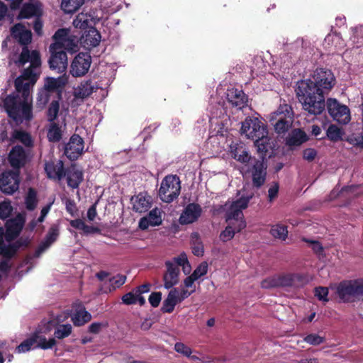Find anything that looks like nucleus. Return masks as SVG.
<instances>
[{
    "label": "nucleus",
    "mask_w": 363,
    "mask_h": 363,
    "mask_svg": "<svg viewBox=\"0 0 363 363\" xmlns=\"http://www.w3.org/2000/svg\"><path fill=\"white\" fill-rule=\"evenodd\" d=\"M90 16L86 13H79L73 21V26L80 29H86L89 27Z\"/></svg>",
    "instance_id": "obj_41"
},
{
    "label": "nucleus",
    "mask_w": 363,
    "mask_h": 363,
    "mask_svg": "<svg viewBox=\"0 0 363 363\" xmlns=\"http://www.w3.org/2000/svg\"><path fill=\"white\" fill-rule=\"evenodd\" d=\"M23 223L24 220L21 216L8 220L6 224V238L12 240L17 237L23 228Z\"/></svg>",
    "instance_id": "obj_27"
},
{
    "label": "nucleus",
    "mask_w": 363,
    "mask_h": 363,
    "mask_svg": "<svg viewBox=\"0 0 363 363\" xmlns=\"http://www.w3.org/2000/svg\"><path fill=\"white\" fill-rule=\"evenodd\" d=\"M91 63L89 54L80 52L73 60L70 67V74L73 77H82L87 73Z\"/></svg>",
    "instance_id": "obj_13"
},
{
    "label": "nucleus",
    "mask_w": 363,
    "mask_h": 363,
    "mask_svg": "<svg viewBox=\"0 0 363 363\" xmlns=\"http://www.w3.org/2000/svg\"><path fill=\"white\" fill-rule=\"evenodd\" d=\"M306 140V134L300 129H296L289 135L286 143L289 146H298Z\"/></svg>",
    "instance_id": "obj_32"
},
{
    "label": "nucleus",
    "mask_w": 363,
    "mask_h": 363,
    "mask_svg": "<svg viewBox=\"0 0 363 363\" xmlns=\"http://www.w3.org/2000/svg\"><path fill=\"white\" fill-rule=\"evenodd\" d=\"M133 209L140 213L147 212L152 203V197L147 193H140L131 199Z\"/></svg>",
    "instance_id": "obj_20"
},
{
    "label": "nucleus",
    "mask_w": 363,
    "mask_h": 363,
    "mask_svg": "<svg viewBox=\"0 0 363 363\" xmlns=\"http://www.w3.org/2000/svg\"><path fill=\"white\" fill-rule=\"evenodd\" d=\"M59 108L60 104L58 101H52L48 111V117L49 121L53 122L56 119L59 112Z\"/></svg>",
    "instance_id": "obj_47"
},
{
    "label": "nucleus",
    "mask_w": 363,
    "mask_h": 363,
    "mask_svg": "<svg viewBox=\"0 0 363 363\" xmlns=\"http://www.w3.org/2000/svg\"><path fill=\"white\" fill-rule=\"evenodd\" d=\"M84 140L78 135H73L65 145V154L71 160H77L83 152Z\"/></svg>",
    "instance_id": "obj_14"
},
{
    "label": "nucleus",
    "mask_w": 363,
    "mask_h": 363,
    "mask_svg": "<svg viewBox=\"0 0 363 363\" xmlns=\"http://www.w3.org/2000/svg\"><path fill=\"white\" fill-rule=\"evenodd\" d=\"M279 286H291L294 284V277L293 275L278 276Z\"/></svg>",
    "instance_id": "obj_55"
},
{
    "label": "nucleus",
    "mask_w": 363,
    "mask_h": 363,
    "mask_svg": "<svg viewBox=\"0 0 363 363\" xmlns=\"http://www.w3.org/2000/svg\"><path fill=\"white\" fill-rule=\"evenodd\" d=\"M45 171L48 178L60 181L65 177V171L62 161L58 160L56 163L52 161L45 164Z\"/></svg>",
    "instance_id": "obj_21"
},
{
    "label": "nucleus",
    "mask_w": 363,
    "mask_h": 363,
    "mask_svg": "<svg viewBox=\"0 0 363 363\" xmlns=\"http://www.w3.org/2000/svg\"><path fill=\"white\" fill-rule=\"evenodd\" d=\"M176 305L177 303H175V301H174L172 296H170L169 294H168L167 298L163 301L162 311L164 313H172L174 311Z\"/></svg>",
    "instance_id": "obj_50"
},
{
    "label": "nucleus",
    "mask_w": 363,
    "mask_h": 363,
    "mask_svg": "<svg viewBox=\"0 0 363 363\" xmlns=\"http://www.w3.org/2000/svg\"><path fill=\"white\" fill-rule=\"evenodd\" d=\"M202 213L201 207L196 203L188 204L184 209L179 217V223L182 225L193 223L196 221Z\"/></svg>",
    "instance_id": "obj_15"
},
{
    "label": "nucleus",
    "mask_w": 363,
    "mask_h": 363,
    "mask_svg": "<svg viewBox=\"0 0 363 363\" xmlns=\"http://www.w3.org/2000/svg\"><path fill=\"white\" fill-rule=\"evenodd\" d=\"M339 298L344 302L352 297L363 296V279L344 281L336 287Z\"/></svg>",
    "instance_id": "obj_9"
},
{
    "label": "nucleus",
    "mask_w": 363,
    "mask_h": 363,
    "mask_svg": "<svg viewBox=\"0 0 363 363\" xmlns=\"http://www.w3.org/2000/svg\"><path fill=\"white\" fill-rule=\"evenodd\" d=\"M122 301L124 304L131 305L137 303V293L135 291L127 293L122 297Z\"/></svg>",
    "instance_id": "obj_56"
},
{
    "label": "nucleus",
    "mask_w": 363,
    "mask_h": 363,
    "mask_svg": "<svg viewBox=\"0 0 363 363\" xmlns=\"http://www.w3.org/2000/svg\"><path fill=\"white\" fill-rule=\"evenodd\" d=\"M188 261L187 256L184 253H182L178 257H174L172 260L167 261L166 263L174 264L175 268L182 267L186 262Z\"/></svg>",
    "instance_id": "obj_57"
},
{
    "label": "nucleus",
    "mask_w": 363,
    "mask_h": 363,
    "mask_svg": "<svg viewBox=\"0 0 363 363\" xmlns=\"http://www.w3.org/2000/svg\"><path fill=\"white\" fill-rule=\"evenodd\" d=\"M251 164H252V182L254 186L259 188L265 182L266 179V166L263 161L253 160L251 161Z\"/></svg>",
    "instance_id": "obj_16"
},
{
    "label": "nucleus",
    "mask_w": 363,
    "mask_h": 363,
    "mask_svg": "<svg viewBox=\"0 0 363 363\" xmlns=\"http://www.w3.org/2000/svg\"><path fill=\"white\" fill-rule=\"evenodd\" d=\"M58 235L59 229L57 226L55 225H52L45 238L39 244L35 252L34 256L35 257H40L42 253L47 250L51 245L57 240Z\"/></svg>",
    "instance_id": "obj_17"
},
{
    "label": "nucleus",
    "mask_w": 363,
    "mask_h": 363,
    "mask_svg": "<svg viewBox=\"0 0 363 363\" xmlns=\"http://www.w3.org/2000/svg\"><path fill=\"white\" fill-rule=\"evenodd\" d=\"M230 148L232 157L235 160L242 163L248 162L251 160V157L249 155L248 152L244 150L242 147H236L235 149H233L234 146L231 145Z\"/></svg>",
    "instance_id": "obj_37"
},
{
    "label": "nucleus",
    "mask_w": 363,
    "mask_h": 363,
    "mask_svg": "<svg viewBox=\"0 0 363 363\" xmlns=\"http://www.w3.org/2000/svg\"><path fill=\"white\" fill-rule=\"evenodd\" d=\"M38 13V8L33 4H26L22 7L18 15L19 18H29Z\"/></svg>",
    "instance_id": "obj_38"
},
{
    "label": "nucleus",
    "mask_w": 363,
    "mask_h": 363,
    "mask_svg": "<svg viewBox=\"0 0 363 363\" xmlns=\"http://www.w3.org/2000/svg\"><path fill=\"white\" fill-rule=\"evenodd\" d=\"M270 233L277 239L285 240L288 235V230L286 226L281 224H276L272 226Z\"/></svg>",
    "instance_id": "obj_39"
},
{
    "label": "nucleus",
    "mask_w": 363,
    "mask_h": 363,
    "mask_svg": "<svg viewBox=\"0 0 363 363\" xmlns=\"http://www.w3.org/2000/svg\"><path fill=\"white\" fill-rule=\"evenodd\" d=\"M327 108L330 116L339 123L347 124L350 121V109L335 99H328Z\"/></svg>",
    "instance_id": "obj_10"
},
{
    "label": "nucleus",
    "mask_w": 363,
    "mask_h": 363,
    "mask_svg": "<svg viewBox=\"0 0 363 363\" xmlns=\"http://www.w3.org/2000/svg\"><path fill=\"white\" fill-rule=\"evenodd\" d=\"M16 252V247L10 244H6L4 241H0V255L4 257H11Z\"/></svg>",
    "instance_id": "obj_45"
},
{
    "label": "nucleus",
    "mask_w": 363,
    "mask_h": 363,
    "mask_svg": "<svg viewBox=\"0 0 363 363\" xmlns=\"http://www.w3.org/2000/svg\"><path fill=\"white\" fill-rule=\"evenodd\" d=\"M240 131L246 138L255 140L258 152L266 153L271 147L267 128L257 118H246Z\"/></svg>",
    "instance_id": "obj_3"
},
{
    "label": "nucleus",
    "mask_w": 363,
    "mask_h": 363,
    "mask_svg": "<svg viewBox=\"0 0 363 363\" xmlns=\"http://www.w3.org/2000/svg\"><path fill=\"white\" fill-rule=\"evenodd\" d=\"M167 272L164 275V286L167 289H172L179 282V269L175 268L174 264L166 263Z\"/></svg>",
    "instance_id": "obj_24"
},
{
    "label": "nucleus",
    "mask_w": 363,
    "mask_h": 363,
    "mask_svg": "<svg viewBox=\"0 0 363 363\" xmlns=\"http://www.w3.org/2000/svg\"><path fill=\"white\" fill-rule=\"evenodd\" d=\"M313 89L311 83L298 82L296 94L305 111L310 114L319 115L325 107V96Z\"/></svg>",
    "instance_id": "obj_4"
},
{
    "label": "nucleus",
    "mask_w": 363,
    "mask_h": 363,
    "mask_svg": "<svg viewBox=\"0 0 363 363\" xmlns=\"http://www.w3.org/2000/svg\"><path fill=\"white\" fill-rule=\"evenodd\" d=\"M278 192L279 185L278 184L274 183L269 187L268 190V198L269 201H273L277 196Z\"/></svg>",
    "instance_id": "obj_61"
},
{
    "label": "nucleus",
    "mask_w": 363,
    "mask_h": 363,
    "mask_svg": "<svg viewBox=\"0 0 363 363\" xmlns=\"http://www.w3.org/2000/svg\"><path fill=\"white\" fill-rule=\"evenodd\" d=\"M208 272V264L206 262H201L191 274L193 277L198 280L201 277L206 275Z\"/></svg>",
    "instance_id": "obj_49"
},
{
    "label": "nucleus",
    "mask_w": 363,
    "mask_h": 363,
    "mask_svg": "<svg viewBox=\"0 0 363 363\" xmlns=\"http://www.w3.org/2000/svg\"><path fill=\"white\" fill-rule=\"evenodd\" d=\"M26 159L25 150L21 146L14 147L9 155V161L13 168H19L23 165Z\"/></svg>",
    "instance_id": "obj_28"
},
{
    "label": "nucleus",
    "mask_w": 363,
    "mask_h": 363,
    "mask_svg": "<svg viewBox=\"0 0 363 363\" xmlns=\"http://www.w3.org/2000/svg\"><path fill=\"white\" fill-rule=\"evenodd\" d=\"M292 108L286 104H281L278 109L270 116L269 121L278 133H285L289 128L293 117Z\"/></svg>",
    "instance_id": "obj_6"
},
{
    "label": "nucleus",
    "mask_w": 363,
    "mask_h": 363,
    "mask_svg": "<svg viewBox=\"0 0 363 363\" xmlns=\"http://www.w3.org/2000/svg\"><path fill=\"white\" fill-rule=\"evenodd\" d=\"M324 45L330 51L338 52L345 48V43L340 34L333 33L325 37Z\"/></svg>",
    "instance_id": "obj_26"
},
{
    "label": "nucleus",
    "mask_w": 363,
    "mask_h": 363,
    "mask_svg": "<svg viewBox=\"0 0 363 363\" xmlns=\"http://www.w3.org/2000/svg\"><path fill=\"white\" fill-rule=\"evenodd\" d=\"M328 289L326 287H316L315 289V296L320 300L324 302L328 301Z\"/></svg>",
    "instance_id": "obj_54"
},
{
    "label": "nucleus",
    "mask_w": 363,
    "mask_h": 363,
    "mask_svg": "<svg viewBox=\"0 0 363 363\" xmlns=\"http://www.w3.org/2000/svg\"><path fill=\"white\" fill-rule=\"evenodd\" d=\"M18 67H23L29 62L28 68L25 69L22 74L15 80L16 90L18 94L9 95L4 101V107L9 116L18 125L23 121H30L33 118V98L30 95L34 84L40 74L41 60L37 50H29L25 46L17 60H11Z\"/></svg>",
    "instance_id": "obj_1"
},
{
    "label": "nucleus",
    "mask_w": 363,
    "mask_h": 363,
    "mask_svg": "<svg viewBox=\"0 0 363 363\" xmlns=\"http://www.w3.org/2000/svg\"><path fill=\"white\" fill-rule=\"evenodd\" d=\"M188 357L192 361H199L203 363L211 362V357L203 355L198 352H194L193 354H190V357Z\"/></svg>",
    "instance_id": "obj_58"
},
{
    "label": "nucleus",
    "mask_w": 363,
    "mask_h": 363,
    "mask_svg": "<svg viewBox=\"0 0 363 363\" xmlns=\"http://www.w3.org/2000/svg\"><path fill=\"white\" fill-rule=\"evenodd\" d=\"M342 133L337 126L331 125L327 130L328 138L333 141H337L341 139Z\"/></svg>",
    "instance_id": "obj_44"
},
{
    "label": "nucleus",
    "mask_w": 363,
    "mask_h": 363,
    "mask_svg": "<svg viewBox=\"0 0 363 363\" xmlns=\"http://www.w3.org/2000/svg\"><path fill=\"white\" fill-rule=\"evenodd\" d=\"M19 173L18 171H7L0 175V190L6 194H13L19 188Z\"/></svg>",
    "instance_id": "obj_12"
},
{
    "label": "nucleus",
    "mask_w": 363,
    "mask_h": 363,
    "mask_svg": "<svg viewBox=\"0 0 363 363\" xmlns=\"http://www.w3.org/2000/svg\"><path fill=\"white\" fill-rule=\"evenodd\" d=\"M174 350L177 352L188 357L193 354L191 349L182 342H177L174 345Z\"/></svg>",
    "instance_id": "obj_52"
},
{
    "label": "nucleus",
    "mask_w": 363,
    "mask_h": 363,
    "mask_svg": "<svg viewBox=\"0 0 363 363\" xmlns=\"http://www.w3.org/2000/svg\"><path fill=\"white\" fill-rule=\"evenodd\" d=\"M91 318V314L86 311L82 305L76 306L74 313L72 315V320L74 325L81 326L89 322Z\"/></svg>",
    "instance_id": "obj_29"
},
{
    "label": "nucleus",
    "mask_w": 363,
    "mask_h": 363,
    "mask_svg": "<svg viewBox=\"0 0 363 363\" xmlns=\"http://www.w3.org/2000/svg\"><path fill=\"white\" fill-rule=\"evenodd\" d=\"M227 98L228 101L238 109H242L247 104V96L240 89L232 88L228 90Z\"/></svg>",
    "instance_id": "obj_22"
},
{
    "label": "nucleus",
    "mask_w": 363,
    "mask_h": 363,
    "mask_svg": "<svg viewBox=\"0 0 363 363\" xmlns=\"http://www.w3.org/2000/svg\"><path fill=\"white\" fill-rule=\"evenodd\" d=\"M278 276L266 278L261 282V286L264 289H271L279 286Z\"/></svg>",
    "instance_id": "obj_51"
},
{
    "label": "nucleus",
    "mask_w": 363,
    "mask_h": 363,
    "mask_svg": "<svg viewBox=\"0 0 363 363\" xmlns=\"http://www.w3.org/2000/svg\"><path fill=\"white\" fill-rule=\"evenodd\" d=\"M54 203V200L50 201L48 204L43 207L40 211V216L38 218V220L40 222H43L45 220V217L47 216L48 213L50 211V208Z\"/></svg>",
    "instance_id": "obj_63"
},
{
    "label": "nucleus",
    "mask_w": 363,
    "mask_h": 363,
    "mask_svg": "<svg viewBox=\"0 0 363 363\" xmlns=\"http://www.w3.org/2000/svg\"><path fill=\"white\" fill-rule=\"evenodd\" d=\"M32 339H34L33 343L35 348H41L43 350L52 348L55 344L56 341L54 338L47 340L43 335L35 333L31 335Z\"/></svg>",
    "instance_id": "obj_31"
},
{
    "label": "nucleus",
    "mask_w": 363,
    "mask_h": 363,
    "mask_svg": "<svg viewBox=\"0 0 363 363\" xmlns=\"http://www.w3.org/2000/svg\"><path fill=\"white\" fill-rule=\"evenodd\" d=\"M324 340V337L316 334H310L304 337V341L312 345H320Z\"/></svg>",
    "instance_id": "obj_53"
},
{
    "label": "nucleus",
    "mask_w": 363,
    "mask_h": 363,
    "mask_svg": "<svg viewBox=\"0 0 363 363\" xmlns=\"http://www.w3.org/2000/svg\"><path fill=\"white\" fill-rule=\"evenodd\" d=\"M101 41V35L98 30L91 27L84 37V43L90 47L97 46Z\"/></svg>",
    "instance_id": "obj_34"
},
{
    "label": "nucleus",
    "mask_w": 363,
    "mask_h": 363,
    "mask_svg": "<svg viewBox=\"0 0 363 363\" xmlns=\"http://www.w3.org/2000/svg\"><path fill=\"white\" fill-rule=\"evenodd\" d=\"M126 280V277L122 274H118L110 279V282L112 286L119 287L122 286Z\"/></svg>",
    "instance_id": "obj_59"
},
{
    "label": "nucleus",
    "mask_w": 363,
    "mask_h": 363,
    "mask_svg": "<svg viewBox=\"0 0 363 363\" xmlns=\"http://www.w3.org/2000/svg\"><path fill=\"white\" fill-rule=\"evenodd\" d=\"M162 222V211L158 208H155L146 216L140 218L139 228L142 230H146L150 226L160 225Z\"/></svg>",
    "instance_id": "obj_18"
},
{
    "label": "nucleus",
    "mask_w": 363,
    "mask_h": 363,
    "mask_svg": "<svg viewBox=\"0 0 363 363\" xmlns=\"http://www.w3.org/2000/svg\"><path fill=\"white\" fill-rule=\"evenodd\" d=\"M62 138V131L59 125L55 122H52L48 131V138L50 142H58Z\"/></svg>",
    "instance_id": "obj_40"
},
{
    "label": "nucleus",
    "mask_w": 363,
    "mask_h": 363,
    "mask_svg": "<svg viewBox=\"0 0 363 363\" xmlns=\"http://www.w3.org/2000/svg\"><path fill=\"white\" fill-rule=\"evenodd\" d=\"M54 43L51 45L55 48L69 52H75L78 49V38L71 34L68 28L58 29L52 37Z\"/></svg>",
    "instance_id": "obj_8"
},
{
    "label": "nucleus",
    "mask_w": 363,
    "mask_h": 363,
    "mask_svg": "<svg viewBox=\"0 0 363 363\" xmlns=\"http://www.w3.org/2000/svg\"><path fill=\"white\" fill-rule=\"evenodd\" d=\"M180 190L179 179L174 175H167L162 181L159 196L162 201L170 203L178 197Z\"/></svg>",
    "instance_id": "obj_7"
},
{
    "label": "nucleus",
    "mask_w": 363,
    "mask_h": 363,
    "mask_svg": "<svg viewBox=\"0 0 363 363\" xmlns=\"http://www.w3.org/2000/svg\"><path fill=\"white\" fill-rule=\"evenodd\" d=\"M67 185L72 188L77 189L84 179L83 172L76 165L72 164L65 171Z\"/></svg>",
    "instance_id": "obj_23"
},
{
    "label": "nucleus",
    "mask_w": 363,
    "mask_h": 363,
    "mask_svg": "<svg viewBox=\"0 0 363 363\" xmlns=\"http://www.w3.org/2000/svg\"><path fill=\"white\" fill-rule=\"evenodd\" d=\"M68 82V76L65 74L57 78L48 77L45 79L44 86L50 92L60 95L62 89Z\"/></svg>",
    "instance_id": "obj_19"
},
{
    "label": "nucleus",
    "mask_w": 363,
    "mask_h": 363,
    "mask_svg": "<svg viewBox=\"0 0 363 363\" xmlns=\"http://www.w3.org/2000/svg\"><path fill=\"white\" fill-rule=\"evenodd\" d=\"M34 339L30 336L29 338L21 342L16 349L18 353H23L30 351V350L35 349L33 343Z\"/></svg>",
    "instance_id": "obj_46"
},
{
    "label": "nucleus",
    "mask_w": 363,
    "mask_h": 363,
    "mask_svg": "<svg viewBox=\"0 0 363 363\" xmlns=\"http://www.w3.org/2000/svg\"><path fill=\"white\" fill-rule=\"evenodd\" d=\"M52 94V92H50L48 89H46L45 86H43V87L39 91L38 94V104L42 107H44L50 101Z\"/></svg>",
    "instance_id": "obj_42"
},
{
    "label": "nucleus",
    "mask_w": 363,
    "mask_h": 363,
    "mask_svg": "<svg viewBox=\"0 0 363 363\" xmlns=\"http://www.w3.org/2000/svg\"><path fill=\"white\" fill-rule=\"evenodd\" d=\"M10 140L11 143H14L15 141L18 140L28 147H30L33 145V140L30 134L21 130L13 131Z\"/></svg>",
    "instance_id": "obj_35"
},
{
    "label": "nucleus",
    "mask_w": 363,
    "mask_h": 363,
    "mask_svg": "<svg viewBox=\"0 0 363 363\" xmlns=\"http://www.w3.org/2000/svg\"><path fill=\"white\" fill-rule=\"evenodd\" d=\"M96 89L91 81H84L74 89V97L83 99L90 96Z\"/></svg>",
    "instance_id": "obj_30"
},
{
    "label": "nucleus",
    "mask_w": 363,
    "mask_h": 363,
    "mask_svg": "<svg viewBox=\"0 0 363 363\" xmlns=\"http://www.w3.org/2000/svg\"><path fill=\"white\" fill-rule=\"evenodd\" d=\"M13 208L11 203L8 201H4L0 203V218L6 219L9 217Z\"/></svg>",
    "instance_id": "obj_48"
},
{
    "label": "nucleus",
    "mask_w": 363,
    "mask_h": 363,
    "mask_svg": "<svg viewBox=\"0 0 363 363\" xmlns=\"http://www.w3.org/2000/svg\"><path fill=\"white\" fill-rule=\"evenodd\" d=\"M162 294L160 292L152 293L149 296V302L152 307H157L161 301Z\"/></svg>",
    "instance_id": "obj_60"
},
{
    "label": "nucleus",
    "mask_w": 363,
    "mask_h": 363,
    "mask_svg": "<svg viewBox=\"0 0 363 363\" xmlns=\"http://www.w3.org/2000/svg\"><path fill=\"white\" fill-rule=\"evenodd\" d=\"M72 330V328L70 324L60 325L56 328L55 336L57 339H63L71 334Z\"/></svg>",
    "instance_id": "obj_43"
},
{
    "label": "nucleus",
    "mask_w": 363,
    "mask_h": 363,
    "mask_svg": "<svg viewBox=\"0 0 363 363\" xmlns=\"http://www.w3.org/2000/svg\"><path fill=\"white\" fill-rule=\"evenodd\" d=\"M11 35L21 44L26 45L31 42L32 33L23 25L18 23L11 28Z\"/></svg>",
    "instance_id": "obj_25"
},
{
    "label": "nucleus",
    "mask_w": 363,
    "mask_h": 363,
    "mask_svg": "<svg viewBox=\"0 0 363 363\" xmlns=\"http://www.w3.org/2000/svg\"><path fill=\"white\" fill-rule=\"evenodd\" d=\"M8 126V121L5 119L1 122L0 127V142L4 141L7 138L6 127Z\"/></svg>",
    "instance_id": "obj_62"
},
{
    "label": "nucleus",
    "mask_w": 363,
    "mask_h": 363,
    "mask_svg": "<svg viewBox=\"0 0 363 363\" xmlns=\"http://www.w3.org/2000/svg\"><path fill=\"white\" fill-rule=\"evenodd\" d=\"M50 57L49 59V66L52 70L57 71V73H63L66 71L68 65L67 53L64 50L55 48V45H50L49 48Z\"/></svg>",
    "instance_id": "obj_11"
},
{
    "label": "nucleus",
    "mask_w": 363,
    "mask_h": 363,
    "mask_svg": "<svg viewBox=\"0 0 363 363\" xmlns=\"http://www.w3.org/2000/svg\"><path fill=\"white\" fill-rule=\"evenodd\" d=\"M335 78L333 73L327 69H316L311 77L300 82H308L313 84V90L325 95L335 84Z\"/></svg>",
    "instance_id": "obj_5"
},
{
    "label": "nucleus",
    "mask_w": 363,
    "mask_h": 363,
    "mask_svg": "<svg viewBox=\"0 0 363 363\" xmlns=\"http://www.w3.org/2000/svg\"><path fill=\"white\" fill-rule=\"evenodd\" d=\"M38 203L37 191L33 188L28 189L26 196H25V205L28 211H33Z\"/></svg>",
    "instance_id": "obj_36"
},
{
    "label": "nucleus",
    "mask_w": 363,
    "mask_h": 363,
    "mask_svg": "<svg viewBox=\"0 0 363 363\" xmlns=\"http://www.w3.org/2000/svg\"><path fill=\"white\" fill-rule=\"evenodd\" d=\"M252 197V195L242 196L225 204L226 222L228 225L220 235L222 241L230 240L235 232H239L245 228L246 223L243 219L242 210L247 207Z\"/></svg>",
    "instance_id": "obj_2"
},
{
    "label": "nucleus",
    "mask_w": 363,
    "mask_h": 363,
    "mask_svg": "<svg viewBox=\"0 0 363 363\" xmlns=\"http://www.w3.org/2000/svg\"><path fill=\"white\" fill-rule=\"evenodd\" d=\"M84 3V0H62L61 8L66 13H72L77 11Z\"/></svg>",
    "instance_id": "obj_33"
},
{
    "label": "nucleus",
    "mask_w": 363,
    "mask_h": 363,
    "mask_svg": "<svg viewBox=\"0 0 363 363\" xmlns=\"http://www.w3.org/2000/svg\"><path fill=\"white\" fill-rule=\"evenodd\" d=\"M66 210L68 213H69L72 216L77 211L76 205L74 201L71 199H67L65 201Z\"/></svg>",
    "instance_id": "obj_64"
}]
</instances>
